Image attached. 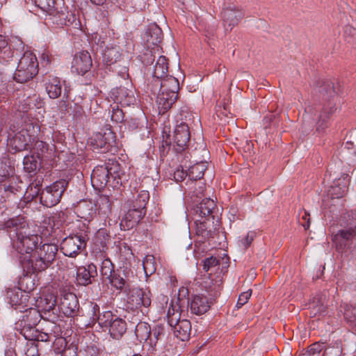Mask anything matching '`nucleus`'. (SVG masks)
<instances>
[{
    "instance_id": "nucleus-1",
    "label": "nucleus",
    "mask_w": 356,
    "mask_h": 356,
    "mask_svg": "<svg viewBox=\"0 0 356 356\" xmlns=\"http://www.w3.org/2000/svg\"><path fill=\"white\" fill-rule=\"evenodd\" d=\"M17 232L13 239V247L18 254L19 260L22 268L33 267L31 259L37 249L40 237L31 234L29 228H24Z\"/></svg>"
},
{
    "instance_id": "nucleus-2",
    "label": "nucleus",
    "mask_w": 356,
    "mask_h": 356,
    "mask_svg": "<svg viewBox=\"0 0 356 356\" xmlns=\"http://www.w3.org/2000/svg\"><path fill=\"white\" fill-rule=\"evenodd\" d=\"M204 287L209 297L203 294L195 295L191 302V312L197 315L203 314L209 309L212 300L222 289V280L218 276L215 279L209 278L204 282Z\"/></svg>"
},
{
    "instance_id": "nucleus-3",
    "label": "nucleus",
    "mask_w": 356,
    "mask_h": 356,
    "mask_svg": "<svg viewBox=\"0 0 356 356\" xmlns=\"http://www.w3.org/2000/svg\"><path fill=\"white\" fill-rule=\"evenodd\" d=\"M57 252L58 247L53 243H44L38 247L31 259L33 267L27 268L26 270H45L55 260Z\"/></svg>"
},
{
    "instance_id": "nucleus-4",
    "label": "nucleus",
    "mask_w": 356,
    "mask_h": 356,
    "mask_svg": "<svg viewBox=\"0 0 356 356\" xmlns=\"http://www.w3.org/2000/svg\"><path fill=\"white\" fill-rule=\"evenodd\" d=\"M38 72V62L34 54L26 51L19 59L14 74L15 79L19 83L26 82Z\"/></svg>"
},
{
    "instance_id": "nucleus-5",
    "label": "nucleus",
    "mask_w": 356,
    "mask_h": 356,
    "mask_svg": "<svg viewBox=\"0 0 356 356\" xmlns=\"http://www.w3.org/2000/svg\"><path fill=\"white\" fill-rule=\"evenodd\" d=\"M65 186L66 182L63 180L56 181L51 186H47L40 194L41 204L47 207H51L57 204L65 189Z\"/></svg>"
},
{
    "instance_id": "nucleus-6",
    "label": "nucleus",
    "mask_w": 356,
    "mask_h": 356,
    "mask_svg": "<svg viewBox=\"0 0 356 356\" xmlns=\"http://www.w3.org/2000/svg\"><path fill=\"white\" fill-rule=\"evenodd\" d=\"M85 246L86 241L84 238L74 235L69 236L63 240L60 244V250L65 256L73 257L79 254Z\"/></svg>"
},
{
    "instance_id": "nucleus-7",
    "label": "nucleus",
    "mask_w": 356,
    "mask_h": 356,
    "mask_svg": "<svg viewBox=\"0 0 356 356\" xmlns=\"http://www.w3.org/2000/svg\"><path fill=\"white\" fill-rule=\"evenodd\" d=\"M243 10L233 3L225 4L222 12V21L226 30H232L243 17Z\"/></svg>"
},
{
    "instance_id": "nucleus-8",
    "label": "nucleus",
    "mask_w": 356,
    "mask_h": 356,
    "mask_svg": "<svg viewBox=\"0 0 356 356\" xmlns=\"http://www.w3.org/2000/svg\"><path fill=\"white\" fill-rule=\"evenodd\" d=\"M88 315L92 321H97L99 326L107 329L116 316H114L111 312L106 311L99 314V305L92 302H90L88 305Z\"/></svg>"
},
{
    "instance_id": "nucleus-9",
    "label": "nucleus",
    "mask_w": 356,
    "mask_h": 356,
    "mask_svg": "<svg viewBox=\"0 0 356 356\" xmlns=\"http://www.w3.org/2000/svg\"><path fill=\"white\" fill-rule=\"evenodd\" d=\"M152 293L148 289L133 288L130 290L128 302L133 307H148L151 305Z\"/></svg>"
},
{
    "instance_id": "nucleus-10",
    "label": "nucleus",
    "mask_w": 356,
    "mask_h": 356,
    "mask_svg": "<svg viewBox=\"0 0 356 356\" xmlns=\"http://www.w3.org/2000/svg\"><path fill=\"white\" fill-rule=\"evenodd\" d=\"M113 168L108 165H99L95 168L91 174V183L92 186L101 190L106 185L109 176H113L115 171L112 172Z\"/></svg>"
},
{
    "instance_id": "nucleus-11",
    "label": "nucleus",
    "mask_w": 356,
    "mask_h": 356,
    "mask_svg": "<svg viewBox=\"0 0 356 356\" xmlns=\"http://www.w3.org/2000/svg\"><path fill=\"white\" fill-rule=\"evenodd\" d=\"M190 138L191 134L188 126L184 122L177 124L172 135V140L176 151H183L187 146Z\"/></svg>"
},
{
    "instance_id": "nucleus-12",
    "label": "nucleus",
    "mask_w": 356,
    "mask_h": 356,
    "mask_svg": "<svg viewBox=\"0 0 356 356\" xmlns=\"http://www.w3.org/2000/svg\"><path fill=\"white\" fill-rule=\"evenodd\" d=\"M195 223L197 242L204 243L212 237L215 230L213 219L200 218V219H196Z\"/></svg>"
},
{
    "instance_id": "nucleus-13",
    "label": "nucleus",
    "mask_w": 356,
    "mask_h": 356,
    "mask_svg": "<svg viewBox=\"0 0 356 356\" xmlns=\"http://www.w3.org/2000/svg\"><path fill=\"white\" fill-rule=\"evenodd\" d=\"M9 304L16 310L23 312L28 307L29 295L18 288L8 290L6 293Z\"/></svg>"
},
{
    "instance_id": "nucleus-14",
    "label": "nucleus",
    "mask_w": 356,
    "mask_h": 356,
    "mask_svg": "<svg viewBox=\"0 0 356 356\" xmlns=\"http://www.w3.org/2000/svg\"><path fill=\"white\" fill-rule=\"evenodd\" d=\"M146 211L139 210L129 205V209L125 213L120 222V227L124 230H129L135 227L140 220L145 216Z\"/></svg>"
},
{
    "instance_id": "nucleus-15",
    "label": "nucleus",
    "mask_w": 356,
    "mask_h": 356,
    "mask_svg": "<svg viewBox=\"0 0 356 356\" xmlns=\"http://www.w3.org/2000/svg\"><path fill=\"white\" fill-rule=\"evenodd\" d=\"M22 269L23 275L19 279L17 288L29 295L36 287L38 282V273L40 271Z\"/></svg>"
},
{
    "instance_id": "nucleus-16",
    "label": "nucleus",
    "mask_w": 356,
    "mask_h": 356,
    "mask_svg": "<svg viewBox=\"0 0 356 356\" xmlns=\"http://www.w3.org/2000/svg\"><path fill=\"white\" fill-rule=\"evenodd\" d=\"M115 133L110 128H106L104 132H97L90 138V145L94 149H108L114 142Z\"/></svg>"
},
{
    "instance_id": "nucleus-17",
    "label": "nucleus",
    "mask_w": 356,
    "mask_h": 356,
    "mask_svg": "<svg viewBox=\"0 0 356 356\" xmlns=\"http://www.w3.org/2000/svg\"><path fill=\"white\" fill-rule=\"evenodd\" d=\"M92 66V59L88 51H82L76 54L73 59L72 69L78 74L83 75Z\"/></svg>"
},
{
    "instance_id": "nucleus-18",
    "label": "nucleus",
    "mask_w": 356,
    "mask_h": 356,
    "mask_svg": "<svg viewBox=\"0 0 356 356\" xmlns=\"http://www.w3.org/2000/svg\"><path fill=\"white\" fill-rule=\"evenodd\" d=\"M79 300L75 294L67 293L63 295L60 303V308L63 314L70 317H73L79 312Z\"/></svg>"
},
{
    "instance_id": "nucleus-19",
    "label": "nucleus",
    "mask_w": 356,
    "mask_h": 356,
    "mask_svg": "<svg viewBox=\"0 0 356 356\" xmlns=\"http://www.w3.org/2000/svg\"><path fill=\"white\" fill-rule=\"evenodd\" d=\"M34 135L30 134L27 129H22L13 138L12 143L17 151H23L31 147Z\"/></svg>"
},
{
    "instance_id": "nucleus-20",
    "label": "nucleus",
    "mask_w": 356,
    "mask_h": 356,
    "mask_svg": "<svg viewBox=\"0 0 356 356\" xmlns=\"http://www.w3.org/2000/svg\"><path fill=\"white\" fill-rule=\"evenodd\" d=\"M177 99V95L167 91H162L157 95L156 103L160 114H164L170 109Z\"/></svg>"
},
{
    "instance_id": "nucleus-21",
    "label": "nucleus",
    "mask_w": 356,
    "mask_h": 356,
    "mask_svg": "<svg viewBox=\"0 0 356 356\" xmlns=\"http://www.w3.org/2000/svg\"><path fill=\"white\" fill-rule=\"evenodd\" d=\"M173 328L174 334L181 341H186L190 337L191 331V324L188 320L179 319L174 323V325H170Z\"/></svg>"
},
{
    "instance_id": "nucleus-22",
    "label": "nucleus",
    "mask_w": 356,
    "mask_h": 356,
    "mask_svg": "<svg viewBox=\"0 0 356 356\" xmlns=\"http://www.w3.org/2000/svg\"><path fill=\"white\" fill-rule=\"evenodd\" d=\"M355 235V229H342L333 236L332 241L338 250H343L349 244Z\"/></svg>"
},
{
    "instance_id": "nucleus-23",
    "label": "nucleus",
    "mask_w": 356,
    "mask_h": 356,
    "mask_svg": "<svg viewBox=\"0 0 356 356\" xmlns=\"http://www.w3.org/2000/svg\"><path fill=\"white\" fill-rule=\"evenodd\" d=\"M326 308L327 296L324 293L316 295L309 305L310 315L313 317L324 314Z\"/></svg>"
},
{
    "instance_id": "nucleus-24",
    "label": "nucleus",
    "mask_w": 356,
    "mask_h": 356,
    "mask_svg": "<svg viewBox=\"0 0 356 356\" xmlns=\"http://www.w3.org/2000/svg\"><path fill=\"white\" fill-rule=\"evenodd\" d=\"M216 208L214 201L211 198L203 199L195 209V213L199 215L201 218L213 219L212 213Z\"/></svg>"
},
{
    "instance_id": "nucleus-25",
    "label": "nucleus",
    "mask_w": 356,
    "mask_h": 356,
    "mask_svg": "<svg viewBox=\"0 0 356 356\" xmlns=\"http://www.w3.org/2000/svg\"><path fill=\"white\" fill-rule=\"evenodd\" d=\"M96 273L95 266L89 265L88 268L85 267H79L76 272V280L79 284L86 286L92 283V278L94 277L93 273Z\"/></svg>"
},
{
    "instance_id": "nucleus-26",
    "label": "nucleus",
    "mask_w": 356,
    "mask_h": 356,
    "mask_svg": "<svg viewBox=\"0 0 356 356\" xmlns=\"http://www.w3.org/2000/svg\"><path fill=\"white\" fill-rule=\"evenodd\" d=\"M57 24L70 25L75 20L74 15L69 12L65 7H63L60 10L57 8L54 9V13L51 14Z\"/></svg>"
},
{
    "instance_id": "nucleus-27",
    "label": "nucleus",
    "mask_w": 356,
    "mask_h": 356,
    "mask_svg": "<svg viewBox=\"0 0 356 356\" xmlns=\"http://www.w3.org/2000/svg\"><path fill=\"white\" fill-rule=\"evenodd\" d=\"M15 54V50L8 42L0 35V63L3 64L9 63Z\"/></svg>"
},
{
    "instance_id": "nucleus-28",
    "label": "nucleus",
    "mask_w": 356,
    "mask_h": 356,
    "mask_svg": "<svg viewBox=\"0 0 356 356\" xmlns=\"http://www.w3.org/2000/svg\"><path fill=\"white\" fill-rule=\"evenodd\" d=\"M155 82L157 86H160L161 90L177 95L179 90V84L177 78L170 76L164 79L162 81L155 80Z\"/></svg>"
},
{
    "instance_id": "nucleus-29",
    "label": "nucleus",
    "mask_w": 356,
    "mask_h": 356,
    "mask_svg": "<svg viewBox=\"0 0 356 356\" xmlns=\"http://www.w3.org/2000/svg\"><path fill=\"white\" fill-rule=\"evenodd\" d=\"M56 298L52 293H44L36 301L38 308L44 312H49L55 307Z\"/></svg>"
},
{
    "instance_id": "nucleus-30",
    "label": "nucleus",
    "mask_w": 356,
    "mask_h": 356,
    "mask_svg": "<svg viewBox=\"0 0 356 356\" xmlns=\"http://www.w3.org/2000/svg\"><path fill=\"white\" fill-rule=\"evenodd\" d=\"M108 331L113 339H119L127 330V323L122 318L115 317L109 325Z\"/></svg>"
},
{
    "instance_id": "nucleus-31",
    "label": "nucleus",
    "mask_w": 356,
    "mask_h": 356,
    "mask_svg": "<svg viewBox=\"0 0 356 356\" xmlns=\"http://www.w3.org/2000/svg\"><path fill=\"white\" fill-rule=\"evenodd\" d=\"M112 94L116 95L117 100L120 102H124L125 104L129 105L134 104L135 102L133 91L124 87H120L113 90Z\"/></svg>"
},
{
    "instance_id": "nucleus-32",
    "label": "nucleus",
    "mask_w": 356,
    "mask_h": 356,
    "mask_svg": "<svg viewBox=\"0 0 356 356\" xmlns=\"http://www.w3.org/2000/svg\"><path fill=\"white\" fill-rule=\"evenodd\" d=\"M168 70V60L164 56H161L158 58L156 63L154 65L153 76L156 80L162 79L166 75Z\"/></svg>"
},
{
    "instance_id": "nucleus-33",
    "label": "nucleus",
    "mask_w": 356,
    "mask_h": 356,
    "mask_svg": "<svg viewBox=\"0 0 356 356\" xmlns=\"http://www.w3.org/2000/svg\"><path fill=\"white\" fill-rule=\"evenodd\" d=\"M121 56V49L118 46L106 47L103 53V60L108 65L115 63Z\"/></svg>"
},
{
    "instance_id": "nucleus-34",
    "label": "nucleus",
    "mask_w": 356,
    "mask_h": 356,
    "mask_svg": "<svg viewBox=\"0 0 356 356\" xmlns=\"http://www.w3.org/2000/svg\"><path fill=\"white\" fill-rule=\"evenodd\" d=\"M77 211L79 213V216L87 221H90L96 215L95 205L92 202L88 203L84 202L80 204Z\"/></svg>"
},
{
    "instance_id": "nucleus-35",
    "label": "nucleus",
    "mask_w": 356,
    "mask_h": 356,
    "mask_svg": "<svg viewBox=\"0 0 356 356\" xmlns=\"http://www.w3.org/2000/svg\"><path fill=\"white\" fill-rule=\"evenodd\" d=\"M108 280L117 289H122L128 286V279L124 270L115 271Z\"/></svg>"
},
{
    "instance_id": "nucleus-36",
    "label": "nucleus",
    "mask_w": 356,
    "mask_h": 356,
    "mask_svg": "<svg viewBox=\"0 0 356 356\" xmlns=\"http://www.w3.org/2000/svg\"><path fill=\"white\" fill-rule=\"evenodd\" d=\"M149 198V192L145 190H141L137 193L136 196L134 197L130 205L139 210L145 211V206Z\"/></svg>"
},
{
    "instance_id": "nucleus-37",
    "label": "nucleus",
    "mask_w": 356,
    "mask_h": 356,
    "mask_svg": "<svg viewBox=\"0 0 356 356\" xmlns=\"http://www.w3.org/2000/svg\"><path fill=\"white\" fill-rule=\"evenodd\" d=\"M207 168L206 162L197 163L188 169V176L191 180L200 179L202 178Z\"/></svg>"
},
{
    "instance_id": "nucleus-38",
    "label": "nucleus",
    "mask_w": 356,
    "mask_h": 356,
    "mask_svg": "<svg viewBox=\"0 0 356 356\" xmlns=\"http://www.w3.org/2000/svg\"><path fill=\"white\" fill-rule=\"evenodd\" d=\"M147 42L152 44H158L162 40V31L157 25H153L146 32Z\"/></svg>"
},
{
    "instance_id": "nucleus-39",
    "label": "nucleus",
    "mask_w": 356,
    "mask_h": 356,
    "mask_svg": "<svg viewBox=\"0 0 356 356\" xmlns=\"http://www.w3.org/2000/svg\"><path fill=\"white\" fill-rule=\"evenodd\" d=\"M98 215L102 218H107L111 213V203L108 197H100L97 201Z\"/></svg>"
},
{
    "instance_id": "nucleus-40",
    "label": "nucleus",
    "mask_w": 356,
    "mask_h": 356,
    "mask_svg": "<svg viewBox=\"0 0 356 356\" xmlns=\"http://www.w3.org/2000/svg\"><path fill=\"white\" fill-rule=\"evenodd\" d=\"M47 92L50 98H58L61 94V86L57 78H52L46 87Z\"/></svg>"
},
{
    "instance_id": "nucleus-41",
    "label": "nucleus",
    "mask_w": 356,
    "mask_h": 356,
    "mask_svg": "<svg viewBox=\"0 0 356 356\" xmlns=\"http://www.w3.org/2000/svg\"><path fill=\"white\" fill-rule=\"evenodd\" d=\"M137 338L140 341H147L151 337L150 326L145 323H138L135 330Z\"/></svg>"
},
{
    "instance_id": "nucleus-42",
    "label": "nucleus",
    "mask_w": 356,
    "mask_h": 356,
    "mask_svg": "<svg viewBox=\"0 0 356 356\" xmlns=\"http://www.w3.org/2000/svg\"><path fill=\"white\" fill-rule=\"evenodd\" d=\"M41 183L40 181H35L31 183L24 193V197L27 201H30L37 197L38 195L40 196Z\"/></svg>"
},
{
    "instance_id": "nucleus-43",
    "label": "nucleus",
    "mask_w": 356,
    "mask_h": 356,
    "mask_svg": "<svg viewBox=\"0 0 356 356\" xmlns=\"http://www.w3.org/2000/svg\"><path fill=\"white\" fill-rule=\"evenodd\" d=\"M143 266L147 276L152 275L156 270L155 257L153 255H147L143 261Z\"/></svg>"
},
{
    "instance_id": "nucleus-44",
    "label": "nucleus",
    "mask_w": 356,
    "mask_h": 356,
    "mask_svg": "<svg viewBox=\"0 0 356 356\" xmlns=\"http://www.w3.org/2000/svg\"><path fill=\"white\" fill-rule=\"evenodd\" d=\"M7 228H14L15 234L19 232L22 227L29 228L26 222L24 220V218L18 216L15 218H11L6 222Z\"/></svg>"
},
{
    "instance_id": "nucleus-45",
    "label": "nucleus",
    "mask_w": 356,
    "mask_h": 356,
    "mask_svg": "<svg viewBox=\"0 0 356 356\" xmlns=\"http://www.w3.org/2000/svg\"><path fill=\"white\" fill-rule=\"evenodd\" d=\"M35 5L42 11L51 15L54 13L55 0H33Z\"/></svg>"
},
{
    "instance_id": "nucleus-46",
    "label": "nucleus",
    "mask_w": 356,
    "mask_h": 356,
    "mask_svg": "<svg viewBox=\"0 0 356 356\" xmlns=\"http://www.w3.org/2000/svg\"><path fill=\"white\" fill-rule=\"evenodd\" d=\"M343 316L350 325L356 326V307L350 305H343Z\"/></svg>"
},
{
    "instance_id": "nucleus-47",
    "label": "nucleus",
    "mask_w": 356,
    "mask_h": 356,
    "mask_svg": "<svg viewBox=\"0 0 356 356\" xmlns=\"http://www.w3.org/2000/svg\"><path fill=\"white\" fill-rule=\"evenodd\" d=\"M100 272L104 279L109 280L115 271H114L113 264L110 259H106L102 262Z\"/></svg>"
},
{
    "instance_id": "nucleus-48",
    "label": "nucleus",
    "mask_w": 356,
    "mask_h": 356,
    "mask_svg": "<svg viewBox=\"0 0 356 356\" xmlns=\"http://www.w3.org/2000/svg\"><path fill=\"white\" fill-rule=\"evenodd\" d=\"M24 310L26 312V321L32 324H35L40 321L41 318V314H40L39 310L35 308H25Z\"/></svg>"
},
{
    "instance_id": "nucleus-49",
    "label": "nucleus",
    "mask_w": 356,
    "mask_h": 356,
    "mask_svg": "<svg viewBox=\"0 0 356 356\" xmlns=\"http://www.w3.org/2000/svg\"><path fill=\"white\" fill-rule=\"evenodd\" d=\"M29 148L31 149L39 158L47 151V145L42 140H35L34 139L32 145H31V147Z\"/></svg>"
},
{
    "instance_id": "nucleus-50",
    "label": "nucleus",
    "mask_w": 356,
    "mask_h": 356,
    "mask_svg": "<svg viewBox=\"0 0 356 356\" xmlns=\"http://www.w3.org/2000/svg\"><path fill=\"white\" fill-rule=\"evenodd\" d=\"M24 168L26 171L31 172L38 167V162L34 156H26L24 159Z\"/></svg>"
},
{
    "instance_id": "nucleus-51",
    "label": "nucleus",
    "mask_w": 356,
    "mask_h": 356,
    "mask_svg": "<svg viewBox=\"0 0 356 356\" xmlns=\"http://www.w3.org/2000/svg\"><path fill=\"white\" fill-rule=\"evenodd\" d=\"M324 349V343L316 342L312 344L306 353L300 356H319V353Z\"/></svg>"
},
{
    "instance_id": "nucleus-52",
    "label": "nucleus",
    "mask_w": 356,
    "mask_h": 356,
    "mask_svg": "<svg viewBox=\"0 0 356 356\" xmlns=\"http://www.w3.org/2000/svg\"><path fill=\"white\" fill-rule=\"evenodd\" d=\"M167 317L170 325H174V323L179 319L180 314L172 305L168 309Z\"/></svg>"
},
{
    "instance_id": "nucleus-53",
    "label": "nucleus",
    "mask_w": 356,
    "mask_h": 356,
    "mask_svg": "<svg viewBox=\"0 0 356 356\" xmlns=\"http://www.w3.org/2000/svg\"><path fill=\"white\" fill-rule=\"evenodd\" d=\"M111 120L115 122H121L124 120V113L122 110L119 108L118 106L112 107Z\"/></svg>"
},
{
    "instance_id": "nucleus-54",
    "label": "nucleus",
    "mask_w": 356,
    "mask_h": 356,
    "mask_svg": "<svg viewBox=\"0 0 356 356\" xmlns=\"http://www.w3.org/2000/svg\"><path fill=\"white\" fill-rule=\"evenodd\" d=\"M26 356H38V345L35 341H30L26 344Z\"/></svg>"
},
{
    "instance_id": "nucleus-55",
    "label": "nucleus",
    "mask_w": 356,
    "mask_h": 356,
    "mask_svg": "<svg viewBox=\"0 0 356 356\" xmlns=\"http://www.w3.org/2000/svg\"><path fill=\"white\" fill-rule=\"evenodd\" d=\"M251 294H252L251 291H245V292H243L242 293H241L238 298L236 307L238 308H240L243 305H244L248 302V300L250 299Z\"/></svg>"
},
{
    "instance_id": "nucleus-56",
    "label": "nucleus",
    "mask_w": 356,
    "mask_h": 356,
    "mask_svg": "<svg viewBox=\"0 0 356 356\" xmlns=\"http://www.w3.org/2000/svg\"><path fill=\"white\" fill-rule=\"evenodd\" d=\"M219 264V260L216 257H211L204 260V270L209 271L211 268L216 267Z\"/></svg>"
},
{
    "instance_id": "nucleus-57",
    "label": "nucleus",
    "mask_w": 356,
    "mask_h": 356,
    "mask_svg": "<svg viewBox=\"0 0 356 356\" xmlns=\"http://www.w3.org/2000/svg\"><path fill=\"white\" fill-rule=\"evenodd\" d=\"M341 353L340 348L337 346L336 347H328L325 349L323 356H339Z\"/></svg>"
},
{
    "instance_id": "nucleus-58",
    "label": "nucleus",
    "mask_w": 356,
    "mask_h": 356,
    "mask_svg": "<svg viewBox=\"0 0 356 356\" xmlns=\"http://www.w3.org/2000/svg\"><path fill=\"white\" fill-rule=\"evenodd\" d=\"M33 337L34 341H37L46 342L50 340V336L47 333L39 332L38 330H35V334Z\"/></svg>"
},
{
    "instance_id": "nucleus-59",
    "label": "nucleus",
    "mask_w": 356,
    "mask_h": 356,
    "mask_svg": "<svg viewBox=\"0 0 356 356\" xmlns=\"http://www.w3.org/2000/svg\"><path fill=\"white\" fill-rule=\"evenodd\" d=\"M60 356H77V347L70 345L63 350Z\"/></svg>"
},
{
    "instance_id": "nucleus-60",
    "label": "nucleus",
    "mask_w": 356,
    "mask_h": 356,
    "mask_svg": "<svg viewBox=\"0 0 356 356\" xmlns=\"http://www.w3.org/2000/svg\"><path fill=\"white\" fill-rule=\"evenodd\" d=\"M36 96H33L32 98L29 97L26 99L25 104L19 106L18 110L22 112H26L29 108H32L33 102L36 101Z\"/></svg>"
},
{
    "instance_id": "nucleus-61",
    "label": "nucleus",
    "mask_w": 356,
    "mask_h": 356,
    "mask_svg": "<svg viewBox=\"0 0 356 356\" xmlns=\"http://www.w3.org/2000/svg\"><path fill=\"white\" fill-rule=\"evenodd\" d=\"M254 238V234L253 232H249L247 236L241 241V243L244 248H248L253 241Z\"/></svg>"
},
{
    "instance_id": "nucleus-62",
    "label": "nucleus",
    "mask_w": 356,
    "mask_h": 356,
    "mask_svg": "<svg viewBox=\"0 0 356 356\" xmlns=\"http://www.w3.org/2000/svg\"><path fill=\"white\" fill-rule=\"evenodd\" d=\"M186 176H188V172H185L183 170L177 169L174 172V179L176 181H183Z\"/></svg>"
},
{
    "instance_id": "nucleus-63",
    "label": "nucleus",
    "mask_w": 356,
    "mask_h": 356,
    "mask_svg": "<svg viewBox=\"0 0 356 356\" xmlns=\"http://www.w3.org/2000/svg\"><path fill=\"white\" fill-rule=\"evenodd\" d=\"M331 195L333 197L339 198L343 196V192L341 191V188L339 187H332V190L330 191Z\"/></svg>"
},
{
    "instance_id": "nucleus-64",
    "label": "nucleus",
    "mask_w": 356,
    "mask_h": 356,
    "mask_svg": "<svg viewBox=\"0 0 356 356\" xmlns=\"http://www.w3.org/2000/svg\"><path fill=\"white\" fill-rule=\"evenodd\" d=\"M197 185L198 188H195V191H193L194 195H196L197 197H198L200 195L203 194L205 188L204 184L202 183H199Z\"/></svg>"
}]
</instances>
